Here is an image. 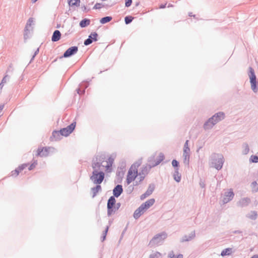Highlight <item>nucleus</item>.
Returning a JSON list of instances; mask_svg holds the SVG:
<instances>
[{
    "mask_svg": "<svg viewBox=\"0 0 258 258\" xmlns=\"http://www.w3.org/2000/svg\"><path fill=\"white\" fill-rule=\"evenodd\" d=\"M114 159L111 157L107 158L105 161H103L101 165L99 163H94L92 164V167L94 169L93 175L91 177V180L94 183L100 184L104 178V173L102 171L98 172L97 168L100 169L101 166L105 168V171H110V167L112 166Z\"/></svg>",
    "mask_w": 258,
    "mask_h": 258,
    "instance_id": "obj_1",
    "label": "nucleus"
},
{
    "mask_svg": "<svg viewBox=\"0 0 258 258\" xmlns=\"http://www.w3.org/2000/svg\"><path fill=\"white\" fill-rule=\"evenodd\" d=\"M155 203L154 199H151L142 204L134 212V217L135 219L139 218L145 211L152 206Z\"/></svg>",
    "mask_w": 258,
    "mask_h": 258,
    "instance_id": "obj_2",
    "label": "nucleus"
},
{
    "mask_svg": "<svg viewBox=\"0 0 258 258\" xmlns=\"http://www.w3.org/2000/svg\"><path fill=\"white\" fill-rule=\"evenodd\" d=\"M225 115L224 113L220 112L214 115L204 124L205 129H209L211 128L214 124L218 121L224 119Z\"/></svg>",
    "mask_w": 258,
    "mask_h": 258,
    "instance_id": "obj_3",
    "label": "nucleus"
},
{
    "mask_svg": "<svg viewBox=\"0 0 258 258\" xmlns=\"http://www.w3.org/2000/svg\"><path fill=\"white\" fill-rule=\"evenodd\" d=\"M116 200L113 197H111L107 203V214L109 216L114 213L119 208L120 204L115 205Z\"/></svg>",
    "mask_w": 258,
    "mask_h": 258,
    "instance_id": "obj_4",
    "label": "nucleus"
},
{
    "mask_svg": "<svg viewBox=\"0 0 258 258\" xmlns=\"http://www.w3.org/2000/svg\"><path fill=\"white\" fill-rule=\"evenodd\" d=\"M248 76L250 80L251 89L254 92L257 91V87L256 86V78L254 73V70L251 68H249Z\"/></svg>",
    "mask_w": 258,
    "mask_h": 258,
    "instance_id": "obj_5",
    "label": "nucleus"
},
{
    "mask_svg": "<svg viewBox=\"0 0 258 258\" xmlns=\"http://www.w3.org/2000/svg\"><path fill=\"white\" fill-rule=\"evenodd\" d=\"M138 175V169L136 165H132L130 167L127 175L126 182L128 184L133 181Z\"/></svg>",
    "mask_w": 258,
    "mask_h": 258,
    "instance_id": "obj_6",
    "label": "nucleus"
},
{
    "mask_svg": "<svg viewBox=\"0 0 258 258\" xmlns=\"http://www.w3.org/2000/svg\"><path fill=\"white\" fill-rule=\"evenodd\" d=\"M53 148L43 147L38 149L36 155L40 157H46L52 152Z\"/></svg>",
    "mask_w": 258,
    "mask_h": 258,
    "instance_id": "obj_7",
    "label": "nucleus"
},
{
    "mask_svg": "<svg viewBox=\"0 0 258 258\" xmlns=\"http://www.w3.org/2000/svg\"><path fill=\"white\" fill-rule=\"evenodd\" d=\"M76 122H74L67 127L60 130V132L61 135L65 137L69 136L74 130L76 127Z\"/></svg>",
    "mask_w": 258,
    "mask_h": 258,
    "instance_id": "obj_8",
    "label": "nucleus"
},
{
    "mask_svg": "<svg viewBox=\"0 0 258 258\" xmlns=\"http://www.w3.org/2000/svg\"><path fill=\"white\" fill-rule=\"evenodd\" d=\"M234 196V194L233 192V190L232 189H230L228 191L225 193L223 199V202L224 203H227L232 199L233 198Z\"/></svg>",
    "mask_w": 258,
    "mask_h": 258,
    "instance_id": "obj_9",
    "label": "nucleus"
},
{
    "mask_svg": "<svg viewBox=\"0 0 258 258\" xmlns=\"http://www.w3.org/2000/svg\"><path fill=\"white\" fill-rule=\"evenodd\" d=\"M78 48L77 46H73L68 49L63 54L64 57H67L71 56L72 55L77 53Z\"/></svg>",
    "mask_w": 258,
    "mask_h": 258,
    "instance_id": "obj_10",
    "label": "nucleus"
},
{
    "mask_svg": "<svg viewBox=\"0 0 258 258\" xmlns=\"http://www.w3.org/2000/svg\"><path fill=\"white\" fill-rule=\"evenodd\" d=\"M223 162V157L222 155H220L218 160L217 161V160L214 161V164L215 168L218 170L220 169L222 167Z\"/></svg>",
    "mask_w": 258,
    "mask_h": 258,
    "instance_id": "obj_11",
    "label": "nucleus"
},
{
    "mask_svg": "<svg viewBox=\"0 0 258 258\" xmlns=\"http://www.w3.org/2000/svg\"><path fill=\"white\" fill-rule=\"evenodd\" d=\"M27 166V164H22L21 166H19L17 169L15 170H13L11 172V175L12 176H17L19 175V173L21 172L23 170H24Z\"/></svg>",
    "mask_w": 258,
    "mask_h": 258,
    "instance_id": "obj_12",
    "label": "nucleus"
},
{
    "mask_svg": "<svg viewBox=\"0 0 258 258\" xmlns=\"http://www.w3.org/2000/svg\"><path fill=\"white\" fill-rule=\"evenodd\" d=\"M167 237V234L163 232L160 234H157L152 239V240L154 242H159L161 240L165 239Z\"/></svg>",
    "mask_w": 258,
    "mask_h": 258,
    "instance_id": "obj_13",
    "label": "nucleus"
},
{
    "mask_svg": "<svg viewBox=\"0 0 258 258\" xmlns=\"http://www.w3.org/2000/svg\"><path fill=\"white\" fill-rule=\"evenodd\" d=\"M61 136H62L59 131H53L51 137V141H57L61 139Z\"/></svg>",
    "mask_w": 258,
    "mask_h": 258,
    "instance_id": "obj_14",
    "label": "nucleus"
},
{
    "mask_svg": "<svg viewBox=\"0 0 258 258\" xmlns=\"http://www.w3.org/2000/svg\"><path fill=\"white\" fill-rule=\"evenodd\" d=\"M122 192V186L117 185L113 189V195L115 197H119Z\"/></svg>",
    "mask_w": 258,
    "mask_h": 258,
    "instance_id": "obj_15",
    "label": "nucleus"
},
{
    "mask_svg": "<svg viewBox=\"0 0 258 258\" xmlns=\"http://www.w3.org/2000/svg\"><path fill=\"white\" fill-rule=\"evenodd\" d=\"M61 36V33L58 30H55L52 35L51 40L52 41L55 42L58 41Z\"/></svg>",
    "mask_w": 258,
    "mask_h": 258,
    "instance_id": "obj_16",
    "label": "nucleus"
},
{
    "mask_svg": "<svg viewBox=\"0 0 258 258\" xmlns=\"http://www.w3.org/2000/svg\"><path fill=\"white\" fill-rule=\"evenodd\" d=\"M190 157V154L183 152V162L185 164L188 165L189 163Z\"/></svg>",
    "mask_w": 258,
    "mask_h": 258,
    "instance_id": "obj_17",
    "label": "nucleus"
},
{
    "mask_svg": "<svg viewBox=\"0 0 258 258\" xmlns=\"http://www.w3.org/2000/svg\"><path fill=\"white\" fill-rule=\"evenodd\" d=\"M232 252V249L231 248H227L223 250L221 252V255L225 256L227 255H230Z\"/></svg>",
    "mask_w": 258,
    "mask_h": 258,
    "instance_id": "obj_18",
    "label": "nucleus"
},
{
    "mask_svg": "<svg viewBox=\"0 0 258 258\" xmlns=\"http://www.w3.org/2000/svg\"><path fill=\"white\" fill-rule=\"evenodd\" d=\"M80 0H68V3L70 6H78L80 5Z\"/></svg>",
    "mask_w": 258,
    "mask_h": 258,
    "instance_id": "obj_19",
    "label": "nucleus"
},
{
    "mask_svg": "<svg viewBox=\"0 0 258 258\" xmlns=\"http://www.w3.org/2000/svg\"><path fill=\"white\" fill-rule=\"evenodd\" d=\"M111 20H112L111 17L107 16V17H104V18H102V19H101V20H100V22L101 24H105V23L110 22Z\"/></svg>",
    "mask_w": 258,
    "mask_h": 258,
    "instance_id": "obj_20",
    "label": "nucleus"
},
{
    "mask_svg": "<svg viewBox=\"0 0 258 258\" xmlns=\"http://www.w3.org/2000/svg\"><path fill=\"white\" fill-rule=\"evenodd\" d=\"M90 24V20L88 19H84L80 23V25L81 27H85Z\"/></svg>",
    "mask_w": 258,
    "mask_h": 258,
    "instance_id": "obj_21",
    "label": "nucleus"
},
{
    "mask_svg": "<svg viewBox=\"0 0 258 258\" xmlns=\"http://www.w3.org/2000/svg\"><path fill=\"white\" fill-rule=\"evenodd\" d=\"M249 161L251 163H257L258 157L255 155H251L249 158Z\"/></svg>",
    "mask_w": 258,
    "mask_h": 258,
    "instance_id": "obj_22",
    "label": "nucleus"
},
{
    "mask_svg": "<svg viewBox=\"0 0 258 258\" xmlns=\"http://www.w3.org/2000/svg\"><path fill=\"white\" fill-rule=\"evenodd\" d=\"M101 189V186L97 185L96 187L92 188V191L93 192V197H95L97 193Z\"/></svg>",
    "mask_w": 258,
    "mask_h": 258,
    "instance_id": "obj_23",
    "label": "nucleus"
},
{
    "mask_svg": "<svg viewBox=\"0 0 258 258\" xmlns=\"http://www.w3.org/2000/svg\"><path fill=\"white\" fill-rule=\"evenodd\" d=\"M98 36V34L96 32L92 33L89 36V38L92 40V41H97V37Z\"/></svg>",
    "mask_w": 258,
    "mask_h": 258,
    "instance_id": "obj_24",
    "label": "nucleus"
},
{
    "mask_svg": "<svg viewBox=\"0 0 258 258\" xmlns=\"http://www.w3.org/2000/svg\"><path fill=\"white\" fill-rule=\"evenodd\" d=\"M251 187L253 191H257L258 190V184L256 182H253L251 184Z\"/></svg>",
    "mask_w": 258,
    "mask_h": 258,
    "instance_id": "obj_25",
    "label": "nucleus"
},
{
    "mask_svg": "<svg viewBox=\"0 0 258 258\" xmlns=\"http://www.w3.org/2000/svg\"><path fill=\"white\" fill-rule=\"evenodd\" d=\"M180 175L179 174L178 171H176L175 174L174 175V179L177 182H179L180 180Z\"/></svg>",
    "mask_w": 258,
    "mask_h": 258,
    "instance_id": "obj_26",
    "label": "nucleus"
},
{
    "mask_svg": "<svg viewBox=\"0 0 258 258\" xmlns=\"http://www.w3.org/2000/svg\"><path fill=\"white\" fill-rule=\"evenodd\" d=\"M133 19V18L131 16L126 17L124 19L125 22L126 24L130 23Z\"/></svg>",
    "mask_w": 258,
    "mask_h": 258,
    "instance_id": "obj_27",
    "label": "nucleus"
},
{
    "mask_svg": "<svg viewBox=\"0 0 258 258\" xmlns=\"http://www.w3.org/2000/svg\"><path fill=\"white\" fill-rule=\"evenodd\" d=\"M152 190H151L150 191L147 190V192L145 194L142 195V196L141 197V199L143 200L146 197L149 196L152 193Z\"/></svg>",
    "mask_w": 258,
    "mask_h": 258,
    "instance_id": "obj_28",
    "label": "nucleus"
},
{
    "mask_svg": "<svg viewBox=\"0 0 258 258\" xmlns=\"http://www.w3.org/2000/svg\"><path fill=\"white\" fill-rule=\"evenodd\" d=\"M93 42L92 40L90 38H88L87 39H86L84 42V44L85 45H88L92 43Z\"/></svg>",
    "mask_w": 258,
    "mask_h": 258,
    "instance_id": "obj_29",
    "label": "nucleus"
},
{
    "mask_svg": "<svg viewBox=\"0 0 258 258\" xmlns=\"http://www.w3.org/2000/svg\"><path fill=\"white\" fill-rule=\"evenodd\" d=\"M164 159V156L163 154H160L159 156V159L157 161V162L156 163V165L158 164L159 163H160L162 161H163V160Z\"/></svg>",
    "mask_w": 258,
    "mask_h": 258,
    "instance_id": "obj_30",
    "label": "nucleus"
},
{
    "mask_svg": "<svg viewBox=\"0 0 258 258\" xmlns=\"http://www.w3.org/2000/svg\"><path fill=\"white\" fill-rule=\"evenodd\" d=\"M172 165L174 167H177L178 166V162L176 160H173L172 161Z\"/></svg>",
    "mask_w": 258,
    "mask_h": 258,
    "instance_id": "obj_31",
    "label": "nucleus"
},
{
    "mask_svg": "<svg viewBox=\"0 0 258 258\" xmlns=\"http://www.w3.org/2000/svg\"><path fill=\"white\" fill-rule=\"evenodd\" d=\"M37 165V162H34L33 163H32L29 167V170H31L32 169H33V168H34L35 167V166H36Z\"/></svg>",
    "mask_w": 258,
    "mask_h": 258,
    "instance_id": "obj_32",
    "label": "nucleus"
},
{
    "mask_svg": "<svg viewBox=\"0 0 258 258\" xmlns=\"http://www.w3.org/2000/svg\"><path fill=\"white\" fill-rule=\"evenodd\" d=\"M102 8V6L101 4L97 3L95 5L94 8L95 9H99Z\"/></svg>",
    "mask_w": 258,
    "mask_h": 258,
    "instance_id": "obj_33",
    "label": "nucleus"
},
{
    "mask_svg": "<svg viewBox=\"0 0 258 258\" xmlns=\"http://www.w3.org/2000/svg\"><path fill=\"white\" fill-rule=\"evenodd\" d=\"M132 3V0H126L125 2V6L127 7H130Z\"/></svg>",
    "mask_w": 258,
    "mask_h": 258,
    "instance_id": "obj_34",
    "label": "nucleus"
},
{
    "mask_svg": "<svg viewBox=\"0 0 258 258\" xmlns=\"http://www.w3.org/2000/svg\"><path fill=\"white\" fill-rule=\"evenodd\" d=\"M183 152L187 153L190 154V149L189 148H184Z\"/></svg>",
    "mask_w": 258,
    "mask_h": 258,
    "instance_id": "obj_35",
    "label": "nucleus"
},
{
    "mask_svg": "<svg viewBox=\"0 0 258 258\" xmlns=\"http://www.w3.org/2000/svg\"><path fill=\"white\" fill-rule=\"evenodd\" d=\"M188 144V141L187 140L184 144V148H189Z\"/></svg>",
    "mask_w": 258,
    "mask_h": 258,
    "instance_id": "obj_36",
    "label": "nucleus"
},
{
    "mask_svg": "<svg viewBox=\"0 0 258 258\" xmlns=\"http://www.w3.org/2000/svg\"><path fill=\"white\" fill-rule=\"evenodd\" d=\"M174 258H183V255L182 254H178L176 257Z\"/></svg>",
    "mask_w": 258,
    "mask_h": 258,
    "instance_id": "obj_37",
    "label": "nucleus"
},
{
    "mask_svg": "<svg viewBox=\"0 0 258 258\" xmlns=\"http://www.w3.org/2000/svg\"><path fill=\"white\" fill-rule=\"evenodd\" d=\"M29 23H30V24H31V23L33 22V18H30L28 21Z\"/></svg>",
    "mask_w": 258,
    "mask_h": 258,
    "instance_id": "obj_38",
    "label": "nucleus"
},
{
    "mask_svg": "<svg viewBox=\"0 0 258 258\" xmlns=\"http://www.w3.org/2000/svg\"><path fill=\"white\" fill-rule=\"evenodd\" d=\"M6 82L5 78H3L2 83H6Z\"/></svg>",
    "mask_w": 258,
    "mask_h": 258,
    "instance_id": "obj_39",
    "label": "nucleus"
},
{
    "mask_svg": "<svg viewBox=\"0 0 258 258\" xmlns=\"http://www.w3.org/2000/svg\"><path fill=\"white\" fill-rule=\"evenodd\" d=\"M108 227H107L106 229H105V234H106L107 231H108Z\"/></svg>",
    "mask_w": 258,
    "mask_h": 258,
    "instance_id": "obj_40",
    "label": "nucleus"
},
{
    "mask_svg": "<svg viewBox=\"0 0 258 258\" xmlns=\"http://www.w3.org/2000/svg\"><path fill=\"white\" fill-rule=\"evenodd\" d=\"M3 109V106H0V111H1Z\"/></svg>",
    "mask_w": 258,
    "mask_h": 258,
    "instance_id": "obj_41",
    "label": "nucleus"
},
{
    "mask_svg": "<svg viewBox=\"0 0 258 258\" xmlns=\"http://www.w3.org/2000/svg\"><path fill=\"white\" fill-rule=\"evenodd\" d=\"M37 0H32L33 3H35Z\"/></svg>",
    "mask_w": 258,
    "mask_h": 258,
    "instance_id": "obj_42",
    "label": "nucleus"
},
{
    "mask_svg": "<svg viewBox=\"0 0 258 258\" xmlns=\"http://www.w3.org/2000/svg\"><path fill=\"white\" fill-rule=\"evenodd\" d=\"M3 85H2V83L0 84V87L1 88H3Z\"/></svg>",
    "mask_w": 258,
    "mask_h": 258,
    "instance_id": "obj_43",
    "label": "nucleus"
},
{
    "mask_svg": "<svg viewBox=\"0 0 258 258\" xmlns=\"http://www.w3.org/2000/svg\"><path fill=\"white\" fill-rule=\"evenodd\" d=\"M165 7L163 6H162V7H160L161 8H164Z\"/></svg>",
    "mask_w": 258,
    "mask_h": 258,
    "instance_id": "obj_44",
    "label": "nucleus"
},
{
    "mask_svg": "<svg viewBox=\"0 0 258 258\" xmlns=\"http://www.w3.org/2000/svg\"><path fill=\"white\" fill-rule=\"evenodd\" d=\"M165 7L163 6H162V7H160L161 8H164Z\"/></svg>",
    "mask_w": 258,
    "mask_h": 258,
    "instance_id": "obj_45",
    "label": "nucleus"
}]
</instances>
